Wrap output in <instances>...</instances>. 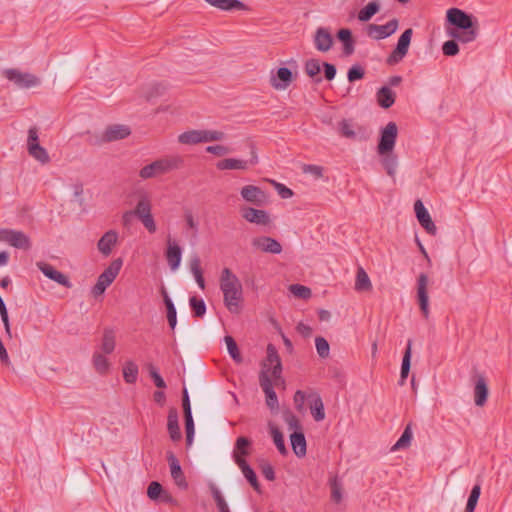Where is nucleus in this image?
Returning <instances> with one entry per match:
<instances>
[{"label":"nucleus","instance_id":"nucleus-1","mask_svg":"<svg viewBox=\"0 0 512 512\" xmlns=\"http://www.w3.org/2000/svg\"><path fill=\"white\" fill-rule=\"evenodd\" d=\"M448 35L453 39L448 40L442 45V52L445 56H455L459 53L461 43L474 41L479 33V23L477 18L459 8H450L446 14Z\"/></svg>","mask_w":512,"mask_h":512},{"label":"nucleus","instance_id":"nucleus-2","mask_svg":"<svg viewBox=\"0 0 512 512\" xmlns=\"http://www.w3.org/2000/svg\"><path fill=\"white\" fill-rule=\"evenodd\" d=\"M220 289L223 293L226 308L231 313H238L240 311V303L243 300L242 284L229 268L222 270Z\"/></svg>","mask_w":512,"mask_h":512},{"label":"nucleus","instance_id":"nucleus-3","mask_svg":"<svg viewBox=\"0 0 512 512\" xmlns=\"http://www.w3.org/2000/svg\"><path fill=\"white\" fill-rule=\"evenodd\" d=\"M182 165L183 160L179 156L160 158L141 168L139 177L143 180L159 177L180 168Z\"/></svg>","mask_w":512,"mask_h":512},{"label":"nucleus","instance_id":"nucleus-4","mask_svg":"<svg viewBox=\"0 0 512 512\" xmlns=\"http://www.w3.org/2000/svg\"><path fill=\"white\" fill-rule=\"evenodd\" d=\"M123 265L121 258L114 259L110 265L98 276L96 284L92 288V294L97 297L102 295L118 276Z\"/></svg>","mask_w":512,"mask_h":512},{"label":"nucleus","instance_id":"nucleus-5","mask_svg":"<svg viewBox=\"0 0 512 512\" xmlns=\"http://www.w3.org/2000/svg\"><path fill=\"white\" fill-rule=\"evenodd\" d=\"M267 356L266 361L263 362V368L264 370H268V373L271 371V376L274 379V384L277 386L279 381L284 383V380L281 377L282 374V363L280 356L278 354V351L276 347L269 343L267 345Z\"/></svg>","mask_w":512,"mask_h":512},{"label":"nucleus","instance_id":"nucleus-6","mask_svg":"<svg viewBox=\"0 0 512 512\" xmlns=\"http://www.w3.org/2000/svg\"><path fill=\"white\" fill-rule=\"evenodd\" d=\"M398 134V128L395 122H389L380 133L377 151L380 155L392 152Z\"/></svg>","mask_w":512,"mask_h":512},{"label":"nucleus","instance_id":"nucleus-7","mask_svg":"<svg viewBox=\"0 0 512 512\" xmlns=\"http://www.w3.org/2000/svg\"><path fill=\"white\" fill-rule=\"evenodd\" d=\"M413 35L412 28L406 29L399 37L397 45L395 49L391 52V54L387 57L386 63L388 65H395L402 61V59L408 53V49L411 43V38Z\"/></svg>","mask_w":512,"mask_h":512},{"label":"nucleus","instance_id":"nucleus-8","mask_svg":"<svg viewBox=\"0 0 512 512\" xmlns=\"http://www.w3.org/2000/svg\"><path fill=\"white\" fill-rule=\"evenodd\" d=\"M251 147V158L249 160H241L235 158H225L216 163V168L220 171L224 170H246L249 165H256L258 163V155L254 144Z\"/></svg>","mask_w":512,"mask_h":512},{"label":"nucleus","instance_id":"nucleus-9","mask_svg":"<svg viewBox=\"0 0 512 512\" xmlns=\"http://www.w3.org/2000/svg\"><path fill=\"white\" fill-rule=\"evenodd\" d=\"M4 75L19 88H31L39 84V79L35 75L22 73L17 69H6Z\"/></svg>","mask_w":512,"mask_h":512},{"label":"nucleus","instance_id":"nucleus-10","mask_svg":"<svg viewBox=\"0 0 512 512\" xmlns=\"http://www.w3.org/2000/svg\"><path fill=\"white\" fill-rule=\"evenodd\" d=\"M271 377L268 370L262 369L259 374V383L266 396V405L270 409H277L279 406L278 397L273 388Z\"/></svg>","mask_w":512,"mask_h":512},{"label":"nucleus","instance_id":"nucleus-11","mask_svg":"<svg viewBox=\"0 0 512 512\" xmlns=\"http://www.w3.org/2000/svg\"><path fill=\"white\" fill-rule=\"evenodd\" d=\"M398 25L399 21L396 18L391 19L384 25L369 24L367 26V35L375 40H381L394 34Z\"/></svg>","mask_w":512,"mask_h":512},{"label":"nucleus","instance_id":"nucleus-12","mask_svg":"<svg viewBox=\"0 0 512 512\" xmlns=\"http://www.w3.org/2000/svg\"><path fill=\"white\" fill-rule=\"evenodd\" d=\"M428 276L421 273L417 278V302L425 319L429 318Z\"/></svg>","mask_w":512,"mask_h":512},{"label":"nucleus","instance_id":"nucleus-13","mask_svg":"<svg viewBox=\"0 0 512 512\" xmlns=\"http://www.w3.org/2000/svg\"><path fill=\"white\" fill-rule=\"evenodd\" d=\"M3 241L17 249L29 250L31 248L30 238L22 231L4 229Z\"/></svg>","mask_w":512,"mask_h":512},{"label":"nucleus","instance_id":"nucleus-14","mask_svg":"<svg viewBox=\"0 0 512 512\" xmlns=\"http://www.w3.org/2000/svg\"><path fill=\"white\" fill-rule=\"evenodd\" d=\"M474 380V402L477 406L482 407L486 404L489 396V388L484 375L476 373Z\"/></svg>","mask_w":512,"mask_h":512},{"label":"nucleus","instance_id":"nucleus-15","mask_svg":"<svg viewBox=\"0 0 512 512\" xmlns=\"http://www.w3.org/2000/svg\"><path fill=\"white\" fill-rule=\"evenodd\" d=\"M414 210L418 222L425 229V231L430 235H436L437 228L421 200H416L414 204Z\"/></svg>","mask_w":512,"mask_h":512},{"label":"nucleus","instance_id":"nucleus-16","mask_svg":"<svg viewBox=\"0 0 512 512\" xmlns=\"http://www.w3.org/2000/svg\"><path fill=\"white\" fill-rule=\"evenodd\" d=\"M37 267L50 280H53L66 288L72 287V283L70 282L68 276L57 270L51 264L45 262H37Z\"/></svg>","mask_w":512,"mask_h":512},{"label":"nucleus","instance_id":"nucleus-17","mask_svg":"<svg viewBox=\"0 0 512 512\" xmlns=\"http://www.w3.org/2000/svg\"><path fill=\"white\" fill-rule=\"evenodd\" d=\"M166 457L170 466L171 477L173 478L175 484L181 489H187L188 482L186 481L179 460L172 451H168Z\"/></svg>","mask_w":512,"mask_h":512},{"label":"nucleus","instance_id":"nucleus-18","mask_svg":"<svg viewBox=\"0 0 512 512\" xmlns=\"http://www.w3.org/2000/svg\"><path fill=\"white\" fill-rule=\"evenodd\" d=\"M242 198L256 206H262L267 200V194L260 187L255 185H246L241 188Z\"/></svg>","mask_w":512,"mask_h":512},{"label":"nucleus","instance_id":"nucleus-19","mask_svg":"<svg viewBox=\"0 0 512 512\" xmlns=\"http://www.w3.org/2000/svg\"><path fill=\"white\" fill-rule=\"evenodd\" d=\"M292 71L286 67L278 68L275 74H271L270 84L276 90H285L294 80Z\"/></svg>","mask_w":512,"mask_h":512},{"label":"nucleus","instance_id":"nucleus-20","mask_svg":"<svg viewBox=\"0 0 512 512\" xmlns=\"http://www.w3.org/2000/svg\"><path fill=\"white\" fill-rule=\"evenodd\" d=\"M242 217L250 222L257 225H269L271 223V219L269 214L265 210L256 209L253 207H244L241 209Z\"/></svg>","mask_w":512,"mask_h":512},{"label":"nucleus","instance_id":"nucleus-21","mask_svg":"<svg viewBox=\"0 0 512 512\" xmlns=\"http://www.w3.org/2000/svg\"><path fill=\"white\" fill-rule=\"evenodd\" d=\"M253 245L263 252L280 254L282 252L281 244L274 238L268 236L256 237L252 240Z\"/></svg>","mask_w":512,"mask_h":512},{"label":"nucleus","instance_id":"nucleus-22","mask_svg":"<svg viewBox=\"0 0 512 512\" xmlns=\"http://www.w3.org/2000/svg\"><path fill=\"white\" fill-rule=\"evenodd\" d=\"M251 446L252 441L248 437L240 436L236 439L233 450V459L237 465L239 460H246L245 457L250 455Z\"/></svg>","mask_w":512,"mask_h":512},{"label":"nucleus","instance_id":"nucleus-23","mask_svg":"<svg viewBox=\"0 0 512 512\" xmlns=\"http://www.w3.org/2000/svg\"><path fill=\"white\" fill-rule=\"evenodd\" d=\"M117 240L118 233L115 230H109L99 239L97 248L104 256H109Z\"/></svg>","mask_w":512,"mask_h":512},{"label":"nucleus","instance_id":"nucleus-24","mask_svg":"<svg viewBox=\"0 0 512 512\" xmlns=\"http://www.w3.org/2000/svg\"><path fill=\"white\" fill-rule=\"evenodd\" d=\"M315 47L318 51L326 52L333 45V37L326 28H318L314 37Z\"/></svg>","mask_w":512,"mask_h":512},{"label":"nucleus","instance_id":"nucleus-25","mask_svg":"<svg viewBox=\"0 0 512 512\" xmlns=\"http://www.w3.org/2000/svg\"><path fill=\"white\" fill-rule=\"evenodd\" d=\"M167 429L172 441H179L182 434L179 427L178 411L175 407H171L168 411Z\"/></svg>","mask_w":512,"mask_h":512},{"label":"nucleus","instance_id":"nucleus-26","mask_svg":"<svg viewBox=\"0 0 512 512\" xmlns=\"http://www.w3.org/2000/svg\"><path fill=\"white\" fill-rule=\"evenodd\" d=\"M131 131L126 125H111L104 132L103 139L106 142L121 140L130 135Z\"/></svg>","mask_w":512,"mask_h":512},{"label":"nucleus","instance_id":"nucleus-27","mask_svg":"<svg viewBox=\"0 0 512 512\" xmlns=\"http://www.w3.org/2000/svg\"><path fill=\"white\" fill-rule=\"evenodd\" d=\"M181 255L182 251L180 246L175 243L171 242V238H168V247L165 253L167 262L171 268V270H176L179 268L181 263Z\"/></svg>","mask_w":512,"mask_h":512},{"label":"nucleus","instance_id":"nucleus-28","mask_svg":"<svg viewBox=\"0 0 512 512\" xmlns=\"http://www.w3.org/2000/svg\"><path fill=\"white\" fill-rule=\"evenodd\" d=\"M311 414L315 421L320 422L325 418V409L321 396L318 393L308 395Z\"/></svg>","mask_w":512,"mask_h":512},{"label":"nucleus","instance_id":"nucleus-29","mask_svg":"<svg viewBox=\"0 0 512 512\" xmlns=\"http://www.w3.org/2000/svg\"><path fill=\"white\" fill-rule=\"evenodd\" d=\"M336 37L343 45V54L345 56L352 55L355 50V41L351 30L348 28H341L338 30Z\"/></svg>","mask_w":512,"mask_h":512},{"label":"nucleus","instance_id":"nucleus-30","mask_svg":"<svg viewBox=\"0 0 512 512\" xmlns=\"http://www.w3.org/2000/svg\"><path fill=\"white\" fill-rule=\"evenodd\" d=\"M161 294L163 296V302L166 307V316L167 321L169 324V327L172 331H174L176 325H177V311L175 308V305L171 298L169 297L166 288L164 286L161 287Z\"/></svg>","mask_w":512,"mask_h":512},{"label":"nucleus","instance_id":"nucleus-31","mask_svg":"<svg viewBox=\"0 0 512 512\" xmlns=\"http://www.w3.org/2000/svg\"><path fill=\"white\" fill-rule=\"evenodd\" d=\"M378 105L383 109L392 107L396 100V93L388 86H382L376 93Z\"/></svg>","mask_w":512,"mask_h":512},{"label":"nucleus","instance_id":"nucleus-32","mask_svg":"<svg viewBox=\"0 0 512 512\" xmlns=\"http://www.w3.org/2000/svg\"><path fill=\"white\" fill-rule=\"evenodd\" d=\"M292 450L299 458L304 457L307 452V444L303 431L292 432L290 435Z\"/></svg>","mask_w":512,"mask_h":512},{"label":"nucleus","instance_id":"nucleus-33","mask_svg":"<svg viewBox=\"0 0 512 512\" xmlns=\"http://www.w3.org/2000/svg\"><path fill=\"white\" fill-rule=\"evenodd\" d=\"M238 466L239 468L241 469L244 477L246 478V480L249 482V484L253 487V489L261 494L262 493V488H261V485L258 481V478H257V475L255 473V471L251 468V466L247 463L246 460H239L238 461Z\"/></svg>","mask_w":512,"mask_h":512},{"label":"nucleus","instance_id":"nucleus-34","mask_svg":"<svg viewBox=\"0 0 512 512\" xmlns=\"http://www.w3.org/2000/svg\"><path fill=\"white\" fill-rule=\"evenodd\" d=\"M211 6L224 11L244 10L245 4L239 0H205Z\"/></svg>","mask_w":512,"mask_h":512},{"label":"nucleus","instance_id":"nucleus-35","mask_svg":"<svg viewBox=\"0 0 512 512\" xmlns=\"http://www.w3.org/2000/svg\"><path fill=\"white\" fill-rule=\"evenodd\" d=\"M321 67L322 63L318 59L312 58L305 62V72L316 84L322 81V77L320 76Z\"/></svg>","mask_w":512,"mask_h":512},{"label":"nucleus","instance_id":"nucleus-36","mask_svg":"<svg viewBox=\"0 0 512 512\" xmlns=\"http://www.w3.org/2000/svg\"><path fill=\"white\" fill-rule=\"evenodd\" d=\"M116 346L115 331L112 328H105L102 336L101 350L105 354H111Z\"/></svg>","mask_w":512,"mask_h":512},{"label":"nucleus","instance_id":"nucleus-37","mask_svg":"<svg viewBox=\"0 0 512 512\" xmlns=\"http://www.w3.org/2000/svg\"><path fill=\"white\" fill-rule=\"evenodd\" d=\"M93 366L100 375H107L110 370L109 360L101 353L95 352L92 357Z\"/></svg>","mask_w":512,"mask_h":512},{"label":"nucleus","instance_id":"nucleus-38","mask_svg":"<svg viewBox=\"0 0 512 512\" xmlns=\"http://www.w3.org/2000/svg\"><path fill=\"white\" fill-rule=\"evenodd\" d=\"M139 369L135 362L128 360L123 366V378L128 384H134L138 378Z\"/></svg>","mask_w":512,"mask_h":512},{"label":"nucleus","instance_id":"nucleus-39","mask_svg":"<svg viewBox=\"0 0 512 512\" xmlns=\"http://www.w3.org/2000/svg\"><path fill=\"white\" fill-rule=\"evenodd\" d=\"M411 347L412 341L408 340L406 350L403 355L402 364H401V372H400V383L403 384L408 377L410 366H411Z\"/></svg>","mask_w":512,"mask_h":512},{"label":"nucleus","instance_id":"nucleus-40","mask_svg":"<svg viewBox=\"0 0 512 512\" xmlns=\"http://www.w3.org/2000/svg\"><path fill=\"white\" fill-rule=\"evenodd\" d=\"M178 141L185 145H194L202 142L201 130H189L178 136Z\"/></svg>","mask_w":512,"mask_h":512},{"label":"nucleus","instance_id":"nucleus-41","mask_svg":"<svg viewBox=\"0 0 512 512\" xmlns=\"http://www.w3.org/2000/svg\"><path fill=\"white\" fill-rule=\"evenodd\" d=\"M209 489L211 492V495L216 503V506L218 508L219 512H230L229 506L222 495L221 491L218 489V487L214 483H210Z\"/></svg>","mask_w":512,"mask_h":512},{"label":"nucleus","instance_id":"nucleus-42","mask_svg":"<svg viewBox=\"0 0 512 512\" xmlns=\"http://www.w3.org/2000/svg\"><path fill=\"white\" fill-rule=\"evenodd\" d=\"M355 289L357 291H369L372 289L369 276L362 267H359L357 270Z\"/></svg>","mask_w":512,"mask_h":512},{"label":"nucleus","instance_id":"nucleus-43","mask_svg":"<svg viewBox=\"0 0 512 512\" xmlns=\"http://www.w3.org/2000/svg\"><path fill=\"white\" fill-rule=\"evenodd\" d=\"M379 9V3L377 1H371L359 11L358 19L361 22H367L379 11Z\"/></svg>","mask_w":512,"mask_h":512},{"label":"nucleus","instance_id":"nucleus-44","mask_svg":"<svg viewBox=\"0 0 512 512\" xmlns=\"http://www.w3.org/2000/svg\"><path fill=\"white\" fill-rule=\"evenodd\" d=\"M411 440H412V430H411V424L409 423L405 427V429H404L402 435L400 436V438L398 439V441L392 446L391 451H397V450L409 447Z\"/></svg>","mask_w":512,"mask_h":512},{"label":"nucleus","instance_id":"nucleus-45","mask_svg":"<svg viewBox=\"0 0 512 512\" xmlns=\"http://www.w3.org/2000/svg\"><path fill=\"white\" fill-rule=\"evenodd\" d=\"M383 168L386 170L387 174L391 177L395 176L396 168H397V156L392 152L383 155L381 160Z\"/></svg>","mask_w":512,"mask_h":512},{"label":"nucleus","instance_id":"nucleus-46","mask_svg":"<svg viewBox=\"0 0 512 512\" xmlns=\"http://www.w3.org/2000/svg\"><path fill=\"white\" fill-rule=\"evenodd\" d=\"M133 215L137 216L138 219L143 218V215L149 216L151 215V202L147 196L141 197L138 201L135 209L132 211Z\"/></svg>","mask_w":512,"mask_h":512},{"label":"nucleus","instance_id":"nucleus-47","mask_svg":"<svg viewBox=\"0 0 512 512\" xmlns=\"http://www.w3.org/2000/svg\"><path fill=\"white\" fill-rule=\"evenodd\" d=\"M29 154L41 162L42 164H46L50 161V157L44 147L40 144H32L31 147H28Z\"/></svg>","mask_w":512,"mask_h":512},{"label":"nucleus","instance_id":"nucleus-48","mask_svg":"<svg viewBox=\"0 0 512 512\" xmlns=\"http://www.w3.org/2000/svg\"><path fill=\"white\" fill-rule=\"evenodd\" d=\"M193 317L202 318L206 313V304L203 299L192 296L189 300Z\"/></svg>","mask_w":512,"mask_h":512},{"label":"nucleus","instance_id":"nucleus-49","mask_svg":"<svg viewBox=\"0 0 512 512\" xmlns=\"http://www.w3.org/2000/svg\"><path fill=\"white\" fill-rule=\"evenodd\" d=\"M271 435L273 437L274 444L278 449L279 453L283 456H286L288 454V450L285 446L282 432L277 427L271 426Z\"/></svg>","mask_w":512,"mask_h":512},{"label":"nucleus","instance_id":"nucleus-50","mask_svg":"<svg viewBox=\"0 0 512 512\" xmlns=\"http://www.w3.org/2000/svg\"><path fill=\"white\" fill-rule=\"evenodd\" d=\"M481 494L480 484H475L470 492L464 512H474Z\"/></svg>","mask_w":512,"mask_h":512},{"label":"nucleus","instance_id":"nucleus-51","mask_svg":"<svg viewBox=\"0 0 512 512\" xmlns=\"http://www.w3.org/2000/svg\"><path fill=\"white\" fill-rule=\"evenodd\" d=\"M224 340L227 345V350H228V353L231 356V358L235 362L241 363L243 359H242L238 345H237L236 341L234 340V338L232 336L227 335V336H225Z\"/></svg>","mask_w":512,"mask_h":512},{"label":"nucleus","instance_id":"nucleus-52","mask_svg":"<svg viewBox=\"0 0 512 512\" xmlns=\"http://www.w3.org/2000/svg\"><path fill=\"white\" fill-rule=\"evenodd\" d=\"M330 488L331 500L337 504L340 503L342 501V484L337 476L330 479Z\"/></svg>","mask_w":512,"mask_h":512},{"label":"nucleus","instance_id":"nucleus-53","mask_svg":"<svg viewBox=\"0 0 512 512\" xmlns=\"http://www.w3.org/2000/svg\"><path fill=\"white\" fill-rule=\"evenodd\" d=\"M284 421L287 423L289 430L293 432L303 431L302 425L298 417L293 414L291 411H286L283 413Z\"/></svg>","mask_w":512,"mask_h":512},{"label":"nucleus","instance_id":"nucleus-54","mask_svg":"<svg viewBox=\"0 0 512 512\" xmlns=\"http://www.w3.org/2000/svg\"><path fill=\"white\" fill-rule=\"evenodd\" d=\"M315 345L317 353L321 358H327L329 356L330 346L328 341L324 337H316Z\"/></svg>","mask_w":512,"mask_h":512},{"label":"nucleus","instance_id":"nucleus-55","mask_svg":"<svg viewBox=\"0 0 512 512\" xmlns=\"http://www.w3.org/2000/svg\"><path fill=\"white\" fill-rule=\"evenodd\" d=\"M164 492L163 486L157 482L152 481L147 488V496L153 500L156 501L161 497V494Z\"/></svg>","mask_w":512,"mask_h":512},{"label":"nucleus","instance_id":"nucleus-56","mask_svg":"<svg viewBox=\"0 0 512 512\" xmlns=\"http://www.w3.org/2000/svg\"><path fill=\"white\" fill-rule=\"evenodd\" d=\"M364 76L365 70L359 64H355L352 67H350L347 73V78L350 83H353L357 80H361L362 78H364Z\"/></svg>","mask_w":512,"mask_h":512},{"label":"nucleus","instance_id":"nucleus-57","mask_svg":"<svg viewBox=\"0 0 512 512\" xmlns=\"http://www.w3.org/2000/svg\"><path fill=\"white\" fill-rule=\"evenodd\" d=\"M289 289L294 296L301 299H308L311 296V289L301 284H292Z\"/></svg>","mask_w":512,"mask_h":512},{"label":"nucleus","instance_id":"nucleus-58","mask_svg":"<svg viewBox=\"0 0 512 512\" xmlns=\"http://www.w3.org/2000/svg\"><path fill=\"white\" fill-rule=\"evenodd\" d=\"M147 369L149 371V375L152 378L155 386L159 389L166 388V383L162 376L159 374L157 368L153 364H148Z\"/></svg>","mask_w":512,"mask_h":512},{"label":"nucleus","instance_id":"nucleus-59","mask_svg":"<svg viewBox=\"0 0 512 512\" xmlns=\"http://www.w3.org/2000/svg\"><path fill=\"white\" fill-rule=\"evenodd\" d=\"M184 423H185V431H186V443H187V445H190L193 441L194 432H195L192 414L184 416Z\"/></svg>","mask_w":512,"mask_h":512},{"label":"nucleus","instance_id":"nucleus-60","mask_svg":"<svg viewBox=\"0 0 512 512\" xmlns=\"http://www.w3.org/2000/svg\"><path fill=\"white\" fill-rule=\"evenodd\" d=\"M202 142L220 141L225 134L218 130H201Z\"/></svg>","mask_w":512,"mask_h":512},{"label":"nucleus","instance_id":"nucleus-61","mask_svg":"<svg viewBox=\"0 0 512 512\" xmlns=\"http://www.w3.org/2000/svg\"><path fill=\"white\" fill-rule=\"evenodd\" d=\"M259 469L262 473V475L268 480V481H274L275 476V470L274 467L266 460H262L259 463Z\"/></svg>","mask_w":512,"mask_h":512},{"label":"nucleus","instance_id":"nucleus-62","mask_svg":"<svg viewBox=\"0 0 512 512\" xmlns=\"http://www.w3.org/2000/svg\"><path fill=\"white\" fill-rule=\"evenodd\" d=\"M323 167L314 164H304L302 167V171L305 174H311L316 179L321 178L323 176Z\"/></svg>","mask_w":512,"mask_h":512},{"label":"nucleus","instance_id":"nucleus-63","mask_svg":"<svg viewBox=\"0 0 512 512\" xmlns=\"http://www.w3.org/2000/svg\"><path fill=\"white\" fill-rule=\"evenodd\" d=\"M339 132L346 138H355L356 134L346 119L339 123Z\"/></svg>","mask_w":512,"mask_h":512},{"label":"nucleus","instance_id":"nucleus-64","mask_svg":"<svg viewBox=\"0 0 512 512\" xmlns=\"http://www.w3.org/2000/svg\"><path fill=\"white\" fill-rule=\"evenodd\" d=\"M271 182L274 185L275 189L277 190V192L281 198L288 199L293 196V194H294L293 191L290 188H288L287 186H285L284 184L278 183L276 181H271Z\"/></svg>","mask_w":512,"mask_h":512}]
</instances>
